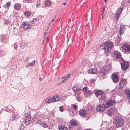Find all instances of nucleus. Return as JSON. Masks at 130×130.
Segmentation results:
<instances>
[{
	"mask_svg": "<svg viewBox=\"0 0 130 130\" xmlns=\"http://www.w3.org/2000/svg\"><path fill=\"white\" fill-rule=\"evenodd\" d=\"M40 4V3H37L36 4V7H38V6H39Z\"/></svg>",
	"mask_w": 130,
	"mask_h": 130,
	"instance_id": "nucleus-47",
	"label": "nucleus"
},
{
	"mask_svg": "<svg viewBox=\"0 0 130 130\" xmlns=\"http://www.w3.org/2000/svg\"><path fill=\"white\" fill-rule=\"evenodd\" d=\"M22 25L23 28L25 29H28L30 27V25L28 24L27 22H23Z\"/></svg>",
	"mask_w": 130,
	"mask_h": 130,
	"instance_id": "nucleus-15",
	"label": "nucleus"
},
{
	"mask_svg": "<svg viewBox=\"0 0 130 130\" xmlns=\"http://www.w3.org/2000/svg\"><path fill=\"white\" fill-rule=\"evenodd\" d=\"M108 130H115V129L113 128V127H111V128H109Z\"/></svg>",
	"mask_w": 130,
	"mask_h": 130,
	"instance_id": "nucleus-46",
	"label": "nucleus"
},
{
	"mask_svg": "<svg viewBox=\"0 0 130 130\" xmlns=\"http://www.w3.org/2000/svg\"><path fill=\"white\" fill-rule=\"evenodd\" d=\"M31 120L30 114L29 113H28L26 116V117L25 118V124H29Z\"/></svg>",
	"mask_w": 130,
	"mask_h": 130,
	"instance_id": "nucleus-9",
	"label": "nucleus"
},
{
	"mask_svg": "<svg viewBox=\"0 0 130 130\" xmlns=\"http://www.w3.org/2000/svg\"><path fill=\"white\" fill-rule=\"evenodd\" d=\"M32 0H23V1L24 2L30 3L31 2Z\"/></svg>",
	"mask_w": 130,
	"mask_h": 130,
	"instance_id": "nucleus-41",
	"label": "nucleus"
},
{
	"mask_svg": "<svg viewBox=\"0 0 130 130\" xmlns=\"http://www.w3.org/2000/svg\"><path fill=\"white\" fill-rule=\"evenodd\" d=\"M3 7L5 8L7 7H7V5L6 4L5 5H3Z\"/></svg>",
	"mask_w": 130,
	"mask_h": 130,
	"instance_id": "nucleus-48",
	"label": "nucleus"
},
{
	"mask_svg": "<svg viewBox=\"0 0 130 130\" xmlns=\"http://www.w3.org/2000/svg\"><path fill=\"white\" fill-rule=\"evenodd\" d=\"M21 8V5L19 4H17V10Z\"/></svg>",
	"mask_w": 130,
	"mask_h": 130,
	"instance_id": "nucleus-40",
	"label": "nucleus"
},
{
	"mask_svg": "<svg viewBox=\"0 0 130 130\" xmlns=\"http://www.w3.org/2000/svg\"><path fill=\"white\" fill-rule=\"evenodd\" d=\"M42 123L43 122L41 121V120H39L37 122V124L41 125Z\"/></svg>",
	"mask_w": 130,
	"mask_h": 130,
	"instance_id": "nucleus-34",
	"label": "nucleus"
},
{
	"mask_svg": "<svg viewBox=\"0 0 130 130\" xmlns=\"http://www.w3.org/2000/svg\"><path fill=\"white\" fill-rule=\"evenodd\" d=\"M70 74H68L64 76L62 78L63 80L64 81L68 79L70 76Z\"/></svg>",
	"mask_w": 130,
	"mask_h": 130,
	"instance_id": "nucleus-25",
	"label": "nucleus"
},
{
	"mask_svg": "<svg viewBox=\"0 0 130 130\" xmlns=\"http://www.w3.org/2000/svg\"><path fill=\"white\" fill-rule=\"evenodd\" d=\"M70 123L71 125L74 126H76L77 125V123L74 120H72L70 121Z\"/></svg>",
	"mask_w": 130,
	"mask_h": 130,
	"instance_id": "nucleus-22",
	"label": "nucleus"
},
{
	"mask_svg": "<svg viewBox=\"0 0 130 130\" xmlns=\"http://www.w3.org/2000/svg\"><path fill=\"white\" fill-rule=\"evenodd\" d=\"M15 118H16V115H15V114H14V115H12V117H11V118H10V119H11V120L12 121H13L15 120Z\"/></svg>",
	"mask_w": 130,
	"mask_h": 130,
	"instance_id": "nucleus-35",
	"label": "nucleus"
},
{
	"mask_svg": "<svg viewBox=\"0 0 130 130\" xmlns=\"http://www.w3.org/2000/svg\"><path fill=\"white\" fill-rule=\"evenodd\" d=\"M45 4L46 6L48 7L51 5V3L50 1L48 0L45 1Z\"/></svg>",
	"mask_w": 130,
	"mask_h": 130,
	"instance_id": "nucleus-28",
	"label": "nucleus"
},
{
	"mask_svg": "<svg viewBox=\"0 0 130 130\" xmlns=\"http://www.w3.org/2000/svg\"><path fill=\"white\" fill-rule=\"evenodd\" d=\"M35 60L33 61L32 63H29L28 64V65H29L30 66H34L35 64Z\"/></svg>",
	"mask_w": 130,
	"mask_h": 130,
	"instance_id": "nucleus-31",
	"label": "nucleus"
},
{
	"mask_svg": "<svg viewBox=\"0 0 130 130\" xmlns=\"http://www.w3.org/2000/svg\"><path fill=\"white\" fill-rule=\"evenodd\" d=\"M21 85L22 86V84H21Z\"/></svg>",
	"mask_w": 130,
	"mask_h": 130,
	"instance_id": "nucleus-62",
	"label": "nucleus"
},
{
	"mask_svg": "<svg viewBox=\"0 0 130 130\" xmlns=\"http://www.w3.org/2000/svg\"><path fill=\"white\" fill-rule=\"evenodd\" d=\"M79 114L83 117H85L86 115V110L84 109H82L79 111Z\"/></svg>",
	"mask_w": 130,
	"mask_h": 130,
	"instance_id": "nucleus-19",
	"label": "nucleus"
},
{
	"mask_svg": "<svg viewBox=\"0 0 130 130\" xmlns=\"http://www.w3.org/2000/svg\"><path fill=\"white\" fill-rule=\"evenodd\" d=\"M113 46L112 42L107 41L101 45L100 47L102 49L104 50L105 53H107L110 50Z\"/></svg>",
	"mask_w": 130,
	"mask_h": 130,
	"instance_id": "nucleus-1",
	"label": "nucleus"
},
{
	"mask_svg": "<svg viewBox=\"0 0 130 130\" xmlns=\"http://www.w3.org/2000/svg\"><path fill=\"white\" fill-rule=\"evenodd\" d=\"M105 7H104L102 11V15H103V14L104 13V12L105 11Z\"/></svg>",
	"mask_w": 130,
	"mask_h": 130,
	"instance_id": "nucleus-45",
	"label": "nucleus"
},
{
	"mask_svg": "<svg viewBox=\"0 0 130 130\" xmlns=\"http://www.w3.org/2000/svg\"><path fill=\"white\" fill-rule=\"evenodd\" d=\"M47 41H48V37H47Z\"/></svg>",
	"mask_w": 130,
	"mask_h": 130,
	"instance_id": "nucleus-57",
	"label": "nucleus"
},
{
	"mask_svg": "<svg viewBox=\"0 0 130 130\" xmlns=\"http://www.w3.org/2000/svg\"><path fill=\"white\" fill-rule=\"evenodd\" d=\"M115 103V101L114 100H110L106 102L105 105L106 108H108L111 106L113 105Z\"/></svg>",
	"mask_w": 130,
	"mask_h": 130,
	"instance_id": "nucleus-6",
	"label": "nucleus"
},
{
	"mask_svg": "<svg viewBox=\"0 0 130 130\" xmlns=\"http://www.w3.org/2000/svg\"><path fill=\"white\" fill-rule=\"evenodd\" d=\"M113 56L114 58L118 59L121 57V54L118 51H114L113 52Z\"/></svg>",
	"mask_w": 130,
	"mask_h": 130,
	"instance_id": "nucleus-7",
	"label": "nucleus"
},
{
	"mask_svg": "<svg viewBox=\"0 0 130 130\" xmlns=\"http://www.w3.org/2000/svg\"><path fill=\"white\" fill-rule=\"evenodd\" d=\"M4 24L7 25L9 24V21L8 19H6L4 20Z\"/></svg>",
	"mask_w": 130,
	"mask_h": 130,
	"instance_id": "nucleus-32",
	"label": "nucleus"
},
{
	"mask_svg": "<svg viewBox=\"0 0 130 130\" xmlns=\"http://www.w3.org/2000/svg\"><path fill=\"white\" fill-rule=\"evenodd\" d=\"M127 84V82L125 79H122L121 81L119 84V88H120L122 87H124Z\"/></svg>",
	"mask_w": 130,
	"mask_h": 130,
	"instance_id": "nucleus-14",
	"label": "nucleus"
},
{
	"mask_svg": "<svg viewBox=\"0 0 130 130\" xmlns=\"http://www.w3.org/2000/svg\"><path fill=\"white\" fill-rule=\"evenodd\" d=\"M106 108L105 105L103 104L102 105H98L96 107V110L98 112H102Z\"/></svg>",
	"mask_w": 130,
	"mask_h": 130,
	"instance_id": "nucleus-5",
	"label": "nucleus"
},
{
	"mask_svg": "<svg viewBox=\"0 0 130 130\" xmlns=\"http://www.w3.org/2000/svg\"><path fill=\"white\" fill-rule=\"evenodd\" d=\"M102 102H104L106 99V98L104 96H101L100 99Z\"/></svg>",
	"mask_w": 130,
	"mask_h": 130,
	"instance_id": "nucleus-30",
	"label": "nucleus"
},
{
	"mask_svg": "<svg viewBox=\"0 0 130 130\" xmlns=\"http://www.w3.org/2000/svg\"><path fill=\"white\" fill-rule=\"evenodd\" d=\"M14 8L15 9H16V4H14Z\"/></svg>",
	"mask_w": 130,
	"mask_h": 130,
	"instance_id": "nucleus-50",
	"label": "nucleus"
},
{
	"mask_svg": "<svg viewBox=\"0 0 130 130\" xmlns=\"http://www.w3.org/2000/svg\"><path fill=\"white\" fill-rule=\"evenodd\" d=\"M104 1H105V2H106V1H107L106 0H104Z\"/></svg>",
	"mask_w": 130,
	"mask_h": 130,
	"instance_id": "nucleus-61",
	"label": "nucleus"
},
{
	"mask_svg": "<svg viewBox=\"0 0 130 130\" xmlns=\"http://www.w3.org/2000/svg\"><path fill=\"white\" fill-rule=\"evenodd\" d=\"M24 15L27 17H30L31 15V12L28 11H26L24 13Z\"/></svg>",
	"mask_w": 130,
	"mask_h": 130,
	"instance_id": "nucleus-24",
	"label": "nucleus"
},
{
	"mask_svg": "<svg viewBox=\"0 0 130 130\" xmlns=\"http://www.w3.org/2000/svg\"><path fill=\"white\" fill-rule=\"evenodd\" d=\"M63 107L62 106H61L59 107V110L61 112H63L64 111V110L63 109Z\"/></svg>",
	"mask_w": 130,
	"mask_h": 130,
	"instance_id": "nucleus-39",
	"label": "nucleus"
},
{
	"mask_svg": "<svg viewBox=\"0 0 130 130\" xmlns=\"http://www.w3.org/2000/svg\"><path fill=\"white\" fill-rule=\"evenodd\" d=\"M103 17H104V16H103V17H102V18H103Z\"/></svg>",
	"mask_w": 130,
	"mask_h": 130,
	"instance_id": "nucleus-64",
	"label": "nucleus"
},
{
	"mask_svg": "<svg viewBox=\"0 0 130 130\" xmlns=\"http://www.w3.org/2000/svg\"><path fill=\"white\" fill-rule=\"evenodd\" d=\"M114 119L115 123L117 127H121L124 123V119L121 117H116Z\"/></svg>",
	"mask_w": 130,
	"mask_h": 130,
	"instance_id": "nucleus-2",
	"label": "nucleus"
},
{
	"mask_svg": "<svg viewBox=\"0 0 130 130\" xmlns=\"http://www.w3.org/2000/svg\"><path fill=\"white\" fill-rule=\"evenodd\" d=\"M112 79L113 81L115 83H116L119 81V77L116 74H113L112 75Z\"/></svg>",
	"mask_w": 130,
	"mask_h": 130,
	"instance_id": "nucleus-16",
	"label": "nucleus"
},
{
	"mask_svg": "<svg viewBox=\"0 0 130 130\" xmlns=\"http://www.w3.org/2000/svg\"><path fill=\"white\" fill-rule=\"evenodd\" d=\"M3 54V51H0V56H2L3 55H4Z\"/></svg>",
	"mask_w": 130,
	"mask_h": 130,
	"instance_id": "nucleus-42",
	"label": "nucleus"
},
{
	"mask_svg": "<svg viewBox=\"0 0 130 130\" xmlns=\"http://www.w3.org/2000/svg\"><path fill=\"white\" fill-rule=\"evenodd\" d=\"M115 109L114 108H111L107 111V114L109 116H111L114 113Z\"/></svg>",
	"mask_w": 130,
	"mask_h": 130,
	"instance_id": "nucleus-18",
	"label": "nucleus"
},
{
	"mask_svg": "<svg viewBox=\"0 0 130 130\" xmlns=\"http://www.w3.org/2000/svg\"><path fill=\"white\" fill-rule=\"evenodd\" d=\"M77 99L79 102H80L82 100V98L80 96H77Z\"/></svg>",
	"mask_w": 130,
	"mask_h": 130,
	"instance_id": "nucleus-36",
	"label": "nucleus"
},
{
	"mask_svg": "<svg viewBox=\"0 0 130 130\" xmlns=\"http://www.w3.org/2000/svg\"><path fill=\"white\" fill-rule=\"evenodd\" d=\"M120 34V35H122L124 33L125 30V26L122 25L121 24L120 25V27L119 28Z\"/></svg>",
	"mask_w": 130,
	"mask_h": 130,
	"instance_id": "nucleus-10",
	"label": "nucleus"
},
{
	"mask_svg": "<svg viewBox=\"0 0 130 130\" xmlns=\"http://www.w3.org/2000/svg\"><path fill=\"white\" fill-rule=\"evenodd\" d=\"M125 93L127 95L128 97H130V91L127 89H126L125 90Z\"/></svg>",
	"mask_w": 130,
	"mask_h": 130,
	"instance_id": "nucleus-27",
	"label": "nucleus"
},
{
	"mask_svg": "<svg viewBox=\"0 0 130 130\" xmlns=\"http://www.w3.org/2000/svg\"><path fill=\"white\" fill-rule=\"evenodd\" d=\"M128 1L130 3V0H128Z\"/></svg>",
	"mask_w": 130,
	"mask_h": 130,
	"instance_id": "nucleus-59",
	"label": "nucleus"
},
{
	"mask_svg": "<svg viewBox=\"0 0 130 130\" xmlns=\"http://www.w3.org/2000/svg\"><path fill=\"white\" fill-rule=\"evenodd\" d=\"M123 7V6L122 5L119 8L117 11L116 12L115 14V17H116L117 19H119V15L121 13Z\"/></svg>",
	"mask_w": 130,
	"mask_h": 130,
	"instance_id": "nucleus-8",
	"label": "nucleus"
},
{
	"mask_svg": "<svg viewBox=\"0 0 130 130\" xmlns=\"http://www.w3.org/2000/svg\"><path fill=\"white\" fill-rule=\"evenodd\" d=\"M83 91L84 92L85 94L89 95L92 94L91 91L89 90L86 87H84L83 89Z\"/></svg>",
	"mask_w": 130,
	"mask_h": 130,
	"instance_id": "nucleus-11",
	"label": "nucleus"
},
{
	"mask_svg": "<svg viewBox=\"0 0 130 130\" xmlns=\"http://www.w3.org/2000/svg\"><path fill=\"white\" fill-rule=\"evenodd\" d=\"M72 89L75 93H78L79 94H80L79 92L81 91V89H77L76 87H73Z\"/></svg>",
	"mask_w": 130,
	"mask_h": 130,
	"instance_id": "nucleus-20",
	"label": "nucleus"
},
{
	"mask_svg": "<svg viewBox=\"0 0 130 130\" xmlns=\"http://www.w3.org/2000/svg\"><path fill=\"white\" fill-rule=\"evenodd\" d=\"M63 82H64V81L62 78L61 79H60V78H59L56 80V83L57 85L61 84Z\"/></svg>",
	"mask_w": 130,
	"mask_h": 130,
	"instance_id": "nucleus-21",
	"label": "nucleus"
},
{
	"mask_svg": "<svg viewBox=\"0 0 130 130\" xmlns=\"http://www.w3.org/2000/svg\"><path fill=\"white\" fill-rule=\"evenodd\" d=\"M41 126L44 127H47L48 126V125L47 124L43 122V123H42V124L41 125Z\"/></svg>",
	"mask_w": 130,
	"mask_h": 130,
	"instance_id": "nucleus-33",
	"label": "nucleus"
},
{
	"mask_svg": "<svg viewBox=\"0 0 130 130\" xmlns=\"http://www.w3.org/2000/svg\"><path fill=\"white\" fill-rule=\"evenodd\" d=\"M122 48L125 52H127L128 53L130 52V45H124L122 47Z\"/></svg>",
	"mask_w": 130,
	"mask_h": 130,
	"instance_id": "nucleus-12",
	"label": "nucleus"
},
{
	"mask_svg": "<svg viewBox=\"0 0 130 130\" xmlns=\"http://www.w3.org/2000/svg\"><path fill=\"white\" fill-rule=\"evenodd\" d=\"M121 66L123 70H126L128 67L129 64L128 62L124 61L121 64Z\"/></svg>",
	"mask_w": 130,
	"mask_h": 130,
	"instance_id": "nucleus-13",
	"label": "nucleus"
},
{
	"mask_svg": "<svg viewBox=\"0 0 130 130\" xmlns=\"http://www.w3.org/2000/svg\"><path fill=\"white\" fill-rule=\"evenodd\" d=\"M0 40H1V41L2 42L3 44L6 43V42L5 41V38L4 36H1L0 37Z\"/></svg>",
	"mask_w": 130,
	"mask_h": 130,
	"instance_id": "nucleus-26",
	"label": "nucleus"
},
{
	"mask_svg": "<svg viewBox=\"0 0 130 130\" xmlns=\"http://www.w3.org/2000/svg\"><path fill=\"white\" fill-rule=\"evenodd\" d=\"M59 130H68V129L66 127L62 126L59 127Z\"/></svg>",
	"mask_w": 130,
	"mask_h": 130,
	"instance_id": "nucleus-29",
	"label": "nucleus"
},
{
	"mask_svg": "<svg viewBox=\"0 0 130 130\" xmlns=\"http://www.w3.org/2000/svg\"><path fill=\"white\" fill-rule=\"evenodd\" d=\"M20 130H23V128H22V127H21L20 128Z\"/></svg>",
	"mask_w": 130,
	"mask_h": 130,
	"instance_id": "nucleus-55",
	"label": "nucleus"
},
{
	"mask_svg": "<svg viewBox=\"0 0 130 130\" xmlns=\"http://www.w3.org/2000/svg\"><path fill=\"white\" fill-rule=\"evenodd\" d=\"M77 106L75 104H73V107L74 109V110H76L77 109Z\"/></svg>",
	"mask_w": 130,
	"mask_h": 130,
	"instance_id": "nucleus-38",
	"label": "nucleus"
},
{
	"mask_svg": "<svg viewBox=\"0 0 130 130\" xmlns=\"http://www.w3.org/2000/svg\"><path fill=\"white\" fill-rule=\"evenodd\" d=\"M56 17V16L55 17H54V18L52 20V22H54V19L55 18V17Z\"/></svg>",
	"mask_w": 130,
	"mask_h": 130,
	"instance_id": "nucleus-51",
	"label": "nucleus"
},
{
	"mask_svg": "<svg viewBox=\"0 0 130 130\" xmlns=\"http://www.w3.org/2000/svg\"><path fill=\"white\" fill-rule=\"evenodd\" d=\"M46 32L45 33V32L44 33V36L45 37V35H46Z\"/></svg>",
	"mask_w": 130,
	"mask_h": 130,
	"instance_id": "nucleus-54",
	"label": "nucleus"
},
{
	"mask_svg": "<svg viewBox=\"0 0 130 130\" xmlns=\"http://www.w3.org/2000/svg\"><path fill=\"white\" fill-rule=\"evenodd\" d=\"M11 2L10 1H9L8 2H7L6 3V4L7 5V7H9L11 4Z\"/></svg>",
	"mask_w": 130,
	"mask_h": 130,
	"instance_id": "nucleus-37",
	"label": "nucleus"
},
{
	"mask_svg": "<svg viewBox=\"0 0 130 130\" xmlns=\"http://www.w3.org/2000/svg\"><path fill=\"white\" fill-rule=\"evenodd\" d=\"M37 20L36 19H34L33 18V19L31 21V23L32 24L34 23L36 21V20Z\"/></svg>",
	"mask_w": 130,
	"mask_h": 130,
	"instance_id": "nucleus-44",
	"label": "nucleus"
},
{
	"mask_svg": "<svg viewBox=\"0 0 130 130\" xmlns=\"http://www.w3.org/2000/svg\"><path fill=\"white\" fill-rule=\"evenodd\" d=\"M19 30L20 31H21L22 30V27H19Z\"/></svg>",
	"mask_w": 130,
	"mask_h": 130,
	"instance_id": "nucleus-49",
	"label": "nucleus"
},
{
	"mask_svg": "<svg viewBox=\"0 0 130 130\" xmlns=\"http://www.w3.org/2000/svg\"><path fill=\"white\" fill-rule=\"evenodd\" d=\"M52 22H53L52 21H51V22H50V23H49V25H50V24H51V23H52Z\"/></svg>",
	"mask_w": 130,
	"mask_h": 130,
	"instance_id": "nucleus-58",
	"label": "nucleus"
},
{
	"mask_svg": "<svg viewBox=\"0 0 130 130\" xmlns=\"http://www.w3.org/2000/svg\"><path fill=\"white\" fill-rule=\"evenodd\" d=\"M15 44V43H14V45ZM14 48L16 49V46H15L14 45Z\"/></svg>",
	"mask_w": 130,
	"mask_h": 130,
	"instance_id": "nucleus-53",
	"label": "nucleus"
},
{
	"mask_svg": "<svg viewBox=\"0 0 130 130\" xmlns=\"http://www.w3.org/2000/svg\"><path fill=\"white\" fill-rule=\"evenodd\" d=\"M60 98L58 96L56 95L54 96L53 98L49 97L46 99L45 101V103L46 104H49L51 103H53L59 100Z\"/></svg>",
	"mask_w": 130,
	"mask_h": 130,
	"instance_id": "nucleus-3",
	"label": "nucleus"
},
{
	"mask_svg": "<svg viewBox=\"0 0 130 130\" xmlns=\"http://www.w3.org/2000/svg\"><path fill=\"white\" fill-rule=\"evenodd\" d=\"M23 126V125H22V124H21V126Z\"/></svg>",
	"mask_w": 130,
	"mask_h": 130,
	"instance_id": "nucleus-60",
	"label": "nucleus"
},
{
	"mask_svg": "<svg viewBox=\"0 0 130 130\" xmlns=\"http://www.w3.org/2000/svg\"><path fill=\"white\" fill-rule=\"evenodd\" d=\"M66 4V3H63V4L64 5H65Z\"/></svg>",
	"mask_w": 130,
	"mask_h": 130,
	"instance_id": "nucleus-56",
	"label": "nucleus"
},
{
	"mask_svg": "<svg viewBox=\"0 0 130 130\" xmlns=\"http://www.w3.org/2000/svg\"><path fill=\"white\" fill-rule=\"evenodd\" d=\"M42 78H41V77H40L39 78V79L40 81H41L42 80Z\"/></svg>",
	"mask_w": 130,
	"mask_h": 130,
	"instance_id": "nucleus-52",
	"label": "nucleus"
},
{
	"mask_svg": "<svg viewBox=\"0 0 130 130\" xmlns=\"http://www.w3.org/2000/svg\"><path fill=\"white\" fill-rule=\"evenodd\" d=\"M109 67L107 66L101 68L99 73L100 76H102L106 74L109 71Z\"/></svg>",
	"mask_w": 130,
	"mask_h": 130,
	"instance_id": "nucleus-4",
	"label": "nucleus"
},
{
	"mask_svg": "<svg viewBox=\"0 0 130 130\" xmlns=\"http://www.w3.org/2000/svg\"><path fill=\"white\" fill-rule=\"evenodd\" d=\"M97 71V70L95 68H90L88 69V73L91 74H95L96 73Z\"/></svg>",
	"mask_w": 130,
	"mask_h": 130,
	"instance_id": "nucleus-17",
	"label": "nucleus"
},
{
	"mask_svg": "<svg viewBox=\"0 0 130 130\" xmlns=\"http://www.w3.org/2000/svg\"><path fill=\"white\" fill-rule=\"evenodd\" d=\"M95 81V80H94V79H92L90 80V82L91 83H94Z\"/></svg>",
	"mask_w": 130,
	"mask_h": 130,
	"instance_id": "nucleus-43",
	"label": "nucleus"
},
{
	"mask_svg": "<svg viewBox=\"0 0 130 130\" xmlns=\"http://www.w3.org/2000/svg\"><path fill=\"white\" fill-rule=\"evenodd\" d=\"M13 32H14V33H15V31H13Z\"/></svg>",
	"mask_w": 130,
	"mask_h": 130,
	"instance_id": "nucleus-63",
	"label": "nucleus"
},
{
	"mask_svg": "<svg viewBox=\"0 0 130 130\" xmlns=\"http://www.w3.org/2000/svg\"><path fill=\"white\" fill-rule=\"evenodd\" d=\"M102 93L101 90H97L95 92V94L96 96H99L102 94Z\"/></svg>",
	"mask_w": 130,
	"mask_h": 130,
	"instance_id": "nucleus-23",
	"label": "nucleus"
}]
</instances>
